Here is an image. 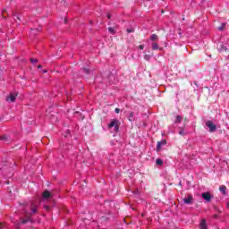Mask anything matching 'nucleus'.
I'll list each match as a JSON object with an SVG mask.
<instances>
[{"label": "nucleus", "mask_w": 229, "mask_h": 229, "mask_svg": "<svg viewBox=\"0 0 229 229\" xmlns=\"http://www.w3.org/2000/svg\"><path fill=\"white\" fill-rule=\"evenodd\" d=\"M38 69H42V65H38Z\"/></svg>", "instance_id": "nucleus-30"}, {"label": "nucleus", "mask_w": 229, "mask_h": 229, "mask_svg": "<svg viewBox=\"0 0 229 229\" xmlns=\"http://www.w3.org/2000/svg\"><path fill=\"white\" fill-rule=\"evenodd\" d=\"M52 197L53 195L51 194V192H49V191H45L42 194L41 201H47V199H49Z\"/></svg>", "instance_id": "nucleus-4"}, {"label": "nucleus", "mask_w": 229, "mask_h": 229, "mask_svg": "<svg viewBox=\"0 0 229 229\" xmlns=\"http://www.w3.org/2000/svg\"><path fill=\"white\" fill-rule=\"evenodd\" d=\"M162 146H165V140L157 141V151H160Z\"/></svg>", "instance_id": "nucleus-11"}, {"label": "nucleus", "mask_w": 229, "mask_h": 229, "mask_svg": "<svg viewBox=\"0 0 229 229\" xmlns=\"http://www.w3.org/2000/svg\"><path fill=\"white\" fill-rule=\"evenodd\" d=\"M156 164H157V165H164V161H162V159H160V158H157L156 160Z\"/></svg>", "instance_id": "nucleus-14"}, {"label": "nucleus", "mask_w": 229, "mask_h": 229, "mask_svg": "<svg viewBox=\"0 0 229 229\" xmlns=\"http://www.w3.org/2000/svg\"><path fill=\"white\" fill-rule=\"evenodd\" d=\"M179 135H185V132L183 131V130L179 131Z\"/></svg>", "instance_id": "nucleus-26"}, {"label": "nucleus", "mask_w": 229, "mask_h": 229, "mask_svg": "<svg viewBox=\"0 0 229 229\" xmlns=\"http://www.w3.org/2000/svg\"><path fill=\"white\" fill-rule=\"evenodd\" d=\"M219 51H229V44L228 43L221 44L219 47Z\"/></svg>", "instance_id": "nucleus-9"}, {"label": "nucleus", "mask_w": 229, "mask_h": 229, "mask_svg": "<svg viewBox=\"0 0 229 229\" xmlns=\"http://www.w3.org/2000/svg\"><path fill=\"white\" fill-rule=\"evenodd\" d=\"M114 112H115V114H119V112H121V109H119L118 107H116V108L114 109Z\"/></svg>", "instance_id": "nucleus-24"}, {"label": "nucleus", "mask_w": 229, "mask_h": 229, "mask_svg": "<svg viewBox=\"0 0 229 229\" xmlns=\"http://www.w3.org/2000/svg\"><path fill=\"white\" fill-rule=\"evenodd\" d=\"M202 198H203V199H205V201H207V203H210V201H212V198H214V196H212V194H210V192H203Z\"/></svg>", "instance_id": "nucleus-5"}, {"label": "nucleus", "mask_w": 229, "mask_h": 229, "mask_svg": "<svg viewBox=\"0 0 229 229\" xmlns=\"http://www.w3.org/2000/svg\"><path fill=\"white\" fill-rule=\"evenodd\" d=\"M107 17H108V19H111L112 16L110 14H107Z\"/></svg>", "instance_id": "nucleus-31"}, {"label": "nucleus", "mask_w": 229, "mask_h": 229, "mask_svg": "<svg viewBox=\"0 0 229 229\" xmlns=\"http://www.w3.org/2000/svg\"><path fill=\"white\" fill-rule=\"evenodd\" d=\"M150 40H151V42H157V40H158V35H157V34H152V35L150 36Z\"/></svg>", "instance_id": "nucleus-12"}, {"label": "nucleus", "mask_w": 229, "mask_h": 229, "mask_svg": "<svg viewBox=\"0 0 229 229\" xmlns=\"http://www.w3.org/2000/svg\"><path fill=\"white\" fill-rule=\"evenodd\" d=\"M139 49H141V50L144 49V45H140Z\"/></svg>", "instance_id": "nucleus-27"}, {"label": "nucleus", "mask_w": 229, "mask_h": 229, "mask_svg": "<svg viewBox=\"0 0 229 229\" xmlns=\"http://www.w3.org/2000/svg\"><path fill=\"white\" fill-rule=\"evenodd\" d=\"M44 73L47 72V71H43Z\"/></svg>", "instance_id": "nucleus-32"}, {"label": "nucleus", "mask_w": 229, "mask_h": 229, "mask_svg": "<svg viewBox=\"0 0 229 229\" xmlns=\"http://www.w3.org/2000/svg\"><path fill=\"white\" fill-rule=\"evenodd\" d=\"M119 124H120L119 120L113 119L111 120V123L108 124V128L109 130H111V131L117 133L119 131Z\"/></svg>", "instance_id": "nucleus-1"}, {"label": "nucleus", "mask_w": 229, "mask_h": 229, "mask_svg": "<svg viewBox=\"0 0 229 229\" xmlns=\"http://www.w3.org/2000/svg\"><path fill=\"white\" fill-rule=\"evenodd\" d=\"M108 31L111 32L112 35L115 34V30L112 27H109Z\"/></svg>", "instance_id": "nucleus-19"}, {"label": "nucleus", "mask_w": 229, "mask_h": 229, "mask_svg": "<svg viewBox=\"0 0 229 229\" xmlns=\"http://www.w3.org/2000/svg\"><path fill=\"white\" fill-rule=\"evenodd\" d=\"M179 185H182V182H179Z\"/></svg>", "instance_id": "nucleus-33"}, {"label": "nucleus", "mask_w": 229, "mask_h": 229, "mask_svg": "<svg viewBox=\"0 0 229 229\" xmlns=\"http://www.w3.org/2000/svg\"><path fill=\"white\" fill-rule=\"evenodd\" d=\"M219 191L220 192H222V194L224 195L226 194V186L225 185L220 186Z\"/></svg>", "instance_id": "nucleus-13"}, {"label": "nucleus", "mask_w": 229, "mask_h": 229, "mask_svg": "<svg viewBox=\"0 0 229 229\" xmlns=\"http://www.w3.org/2000/svg\"><path fill=\"white\" fill-rule=\"evenodd\" d=\"M31 35H37V32L39 31L38 29H30Z\"/></svg>", "instance_id": "nucleus-16"}, {"label": "nucleus", "mask_w": 229, "mask_h": 229, "mask_svg": "<svg viewBox=\"0 0 229 229\" xmlns=\"http://www.w3.org/2000/svg\"><path fill=\"white\" fill-rule=\"evenodd\" d=\"M151 46H152V50H153V51H157V49H159V51H162V49H164V48H162V47H160L158 46V43H157V42H152V43H151Z\"/></svg>", "instance_id": "nucleus-8"}, {"label": "nucleus", "mask_w": 229, "mask_h": 229, "mask_svg": "<svg viewBox=\"0 0 229 229\" xmlns=\"http://www.w3.org/2000/svg\"><path fill=\"white\" fill-rule=\"evenodd\" d=\"M206 126H207V128H208L210 133H214V131H216V130H217V126L214 123L213 121H208L206 123Z\"/></svg>", "instance_id": "nucleus-3"}, {"label": "nucleus", "mask_w": 229, "mask_h": 229, "mask_svg": "<svg viewBox=\"0 0 229 229\" xmlns=\"http://www.w3.org/2000/svg\"><path fill=\"white\" fill-rule=\"evenodd\" d=\"M0 140H6V136H2V137L0 138Z\"/></svg>", "instance_id": "nucleus-28"}, {"label": "nucleus", "mask_w": 229, "mask_h": 229, "mask_svg": "<svg viewBox=\"0 0 229 229\" xmlns=\"http://www.w3.org/2000/svg\"><path fill=\"white\" fill-rule=\"evenodd\" d=\"M144 60H147V61L151 60V55H144Z\"/></svg>", "instance_id": "nucleus-20"}, {"label": "nucleus", "mask_w": 229, "mask_h": 229, "mask_svg": "<svg viewBox=\"0 0 229 229\" xmlns=\"http://www.w3.org/2000/svg\"><path fill=\"white\" fill-rule=\"evenodd\" d=\"M29 220L27 219V220H23L21 223H22V225H26V223L28 222Z\"/></svg>", "instance_id": "nucleus-29"}, {"label": "nucleus", "mask_w": 229, "mask_h": 229, "mask_svg": "<svg viewBox=\"0 0 229 229\" xmlns=\"http://www.w3.org/2000/svg\"><path fill=\"white\" fill-rule=\"evenodd\" d=\"M83 72H84L86 74H89V70L88 68H84V69H83Z\"/></svg>", "instance_id": "nucleus-23"}, {"label": "nucleus", "mask_w": 229, "mask_h": 229, "mask_svg": "<svg viewBox=\"0 0 229 229\" xmlns=\"http://www.w3.org/2000/svg\"><path fill=\"white\" fill-rule=\"evenodd\" d=\"M31 64H37L38 61L37 59H30Z\"/></svg>", "instance_id": "nucleus-22"}, {"label": "nucleus", "mask_w": 229, "mask_h": 229, "mask_svg": "<svg viewBox=\"0 0 229 229\" xmlns=\"http://www.w3.org/2000/svg\"><path fill=\"white\" fill-rule=\"evenodd\" d=\"M199 229H208L207 226V220L202 219L199 224Z\"/></svg>", "instance_id": "nucleus-10"}, {"label": "nucleus", "mask_w": 229, "mask_h": 229, "mask_svg": "<svg viewBox=\"0 0 229 229\" xmlns=\"http://www.w3.org/2000/svg\"><path fill=\"white\" fill-rule=\"evenodd\" d=\"M45 210H51V208L47 205H44Z\"/></svg>", "instance_id": "nucleus-21"}, {"label": "nucleus", "mask_w": 229, "mask_h": 229, "mask_svg": "<svg viewBox=\"0 0 229 229\" xmlns=\"http://www.w3.org/2000/svg\"><path fill=\"white\" fill-rule=\"evenodd\" d=\"M225 26H226V23H222V25L218 27L219 31H223V30H225Z\"/></svg>", "instance_id": "nucleus-18"}, {"label": "nucleus", "mask_w": 229, "mask_h": 229, "mask_svg": "<svg viewBox=\"0 0 229 229\" xmlns=\"http://www.w3.org/2000/svg\"><path fill=\"white\" fill-rule=\"evenodd\" d=\"M17 98V93H12L6 98L8 103H13Z\"/></svg>", "instance_id": "nucleus-6"}, {"label": "nucleus", "mask_w": 229, "mask_h": 229, "mask_svg": "<svg viewBox=\"0 0 229 229\" xmlns=\"http://www.w3.org/2000/svg\"><path fill=\"white\" fill-rule=\"evenodd\" d=\"M127 32H128V33H133V29H128V30H127Z\"/></svg>", "instance_id": "nucleus-25"}, {"label": "nucleus", "mask_w": 229, "mask_h": 229, "mask_svg": "<svg viewBox=\"0 0 229 229\" xmlns=\"http://www.w3.org/2000/svg\"><path fill=\"white\" fill-rule=\"evenodd\" d=\"M39 205H40V200H36L31 202L30 204L31 214H37V210H38Z\"/></svg>", "instance_id": "nucleus-2"}, {"label": "nucleus", "mask_w": 229, "mask_h": 229, "mask_svg": "<svg viewBox=\"0 0 229 229\" xmlns=\"http://www.w3.org/2000/svg\"><path fill=\"white\" fill-rule=\"evenodd\" d=\"M193 198L192 195H189L187 198L183 199V203H185L186 205H191L193 201Z\"/></svg>", "instance_id": "nucleus-7"}, {"label": "nucleus", "mask_w": 229, "mask_h": 229, "mask_svg": "<svg viewBox=\"0 0 229 229\" xmlns=\"http://www.w3.org/2000/svg\"><path fill=\"white\" fill-rule=\"evenodd\" d=\"M174 123H175V124H178V123H182V116L177 115Z\"/></svg>", "instance_id": "nucleus-15"}, {"label": "nucleus", "mask_w": 229, "mask_h": 229, "mask_svg": "<svg viewBox=\"0 0 229 229\" xmlns=\"http://www.w3.org/2000/svg\"><path fill=\"white\" fill-rule=\"evenodd\" d=\"M133 115H134L133 113H131V114H129V121H131V122L135 121V119L133 118Z\"/></svg>", "instance_id": "nucleus-17"}]
</instances>
